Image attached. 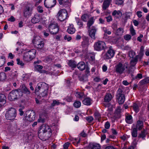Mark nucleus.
Masks as SVG:
<instances>
[{
    "label": "nucleus",
    "mask_w": 149,
    "mask_h": 149,
    "mask_svg": "<svg viewBox=\"0 0 149 149\" xmlns=\"http://www.w3.org/2000/svg\"><path fill=\"white\" fill-rule=\"evenodd\" d=\"M40 17L39 15L37 14L35 15L34 17L32 19L31 22L33 24H36L40 21Z\"/></svg>",
    "instance_id": "21"
},
{
    "label": "nucleus",
    "mask_w": 149,
    "mask_h": 149,
    "mask_svg": "<svg viewBox=\"0 0 149 149\" xmlns=\"http://www.w3.org/2000/svg\"><path fill=\"white\" fill-rule=\"evenodd\" d=\"M18 92L16 90H13L8 95V99L10 101L14 100L18 98L17 94Z\"/></svg>",
    "instance_id": "13"
},
{
    "label": "nucleus",
    "mask_w": 149,
    "mask_h": 149,
    "mask_svg": "<svg viewBox=\"0 0 149 149\" xmlns=\"http://www.w3.org/2000/svg\"><path fill=\"white\" fill-rule=\"evenodd\" d=\"M86 120L89 123L92 122L93 120V117L92 116H89L86 118Z\"/></svg>",
    "instance_id": "56"
},
{
    "label": "nucleus",
    "mask_w": 149,
    "mask_h": 149,
    "mask_svg": "<svg viewBox=\"0 0 149 149\" xmlns=\"http://www.w3.org/2000/svg\"><path fill=\"white\" fill-rule=\"evenodd\" d=\"M89 35L92 39L95 40V34L97 30V29L94 26H92L90 29H88Z\"/></svg>",
    "instance_id": "12"
},
{
    "label": "nucleus",
    "mask_w": 149,
    "mask_h": 149,
    "mask_svg": "<svg viewBox=\"0 0 149 149\" xmlns=\"http://www.w3.org/2000/svg\"><path fill=\"white\" fill-rule=\"evenodd\" d=\"M61 103L59 102L58 100H53V102L51 104V106L49 107L50 109H54V107L56 105H58Z\"/></svg>",
    "instance_id": "25"
},
{
    "label": "nucleus",
    "mask_w": 149,
    "mask_h": 149,
    "mask_svg": "<svg viewBox=\"0 0 149 149\" xmlns=\"http://www.w3.org/2000/svg\"><path fill=\"white\" fill-rule=\"evenodd\" d=\"M132 136L134 137H136L137 136V130L136 128H134L132 130Z\"/></svg>",
    "instance_id": "40"
},
{
    "label": "nucleus",
    "mask_w": 149,
    "mask_h": 149,
    "mask_svg": "<svg viewBox=\"0 0 149 149\" xmlns=\"http://www.w3.org/2000/svg\"><path fill=\"white\" fill-rule=\"evenodd\" d=\"M94 23V21L93 18H90L88 21L87 23V26L88 29L91 28V26Z\"/></svg>",
    "instance_id": "36"
},
{
    "label": "nucleus",
    "mask_w": 149,
    "mask_h": 149,
    "mask_svg": "<svg viewBox=\"0 0 149 149\" xmlns=\"http://www.w3.org/2000/svg\"><path fill=\"white\" fill-rule=\"evenodd\" d=\"M135 54L136 53L132 50L129 51L128 53V55L131 58H133Z\"/></svg>",
    "instance_id": "43"
},
{
    "label": "nucleus",
    "mask_w": 149,
    "mask_h": 149,
    "mask_svg": "<svg viewBox=\"0 0 149 149\" xmlns=\"http://www.w3.org/2000/svg\"><path fill=\"white\" fill-rule=\"evenodd\" d=\"M6 78V74L4 72L0 73V81L4 80Z\"/></svg>",
    "instance_id": "37"
},
{
    "label": "nucleus",
    "mask_w": 149,
    "mask_h": 149,
    "mask_svg": "<svg viewBox=\"0 0 149 149\" xmlns=\"http://www.w3.org/2000/svg\"><path fill=\"white\" fill-rule=\"evenodd\" d=\"M112 0H104L102 6V7L103 10H106L109 8Z\"/></svg>",
    "instance_id": "16"
},
{
    "label": "nucleus",
    "mask_w": 149,
    "mask_h": 149,
    "mask_svg": "<svg viewBox=\"0 0 149 149\" xmlns=\"http://www.w3.org/2000/svg\"><path fill=\"white\" fill-rule=\"evenodd\" d=\"M48 86L45 83H40L37 84L35 89V93H36L39 92V91H41L48 90Z\"/></svg>",
    "instance_id": "8"
},
{
    "label": "nucleus",
    "mask_w": 149,
    "mask_h": 149,
    "mask_svg": "<svg viewBox=\"0 0 149 149\" xmlns=\"http://www.w3.org/2000/svg\"><path fill=\"white\" fill-rule=\"evenodd\" d=\"M64 2L63 5L64 7H67L70 6L71 4V0H65Z\"/></svg>",
    "instance_id": "39"
},
{
    "label": "nucleus",
    "mask_w": 149,
    "mask_h": 149,
    "mask_svg": "<svg viewBox=\"0 0 149 149\" xmlns=\"http://www.w3.org/2000/svg\"><path fill=\"white\" fill-rule=\"evenodd\" d=\"M75 95L79 98H82L83 96V94L82 93L76 92Z\"/></svg>",
    "instance_id": "51"
},
{
    "label": "nucleus",
    "mask_w": 149,
    "mask_h": 149,
    "mask_svg": "<svg viewBox=\"0 0 149 149\" xmlns=\"http://www.w3.org/2000/svg\"><path fill=\"white\" fill-rule=\"evenodd\" d=\"M6 103V97L5 95L0 94V107L4 105Z\"/></svg>",
    "instance_id": "18"
},
{
    "label": "nucleus",
    "mask_w": 149,
    "mask_h": 149,
    "mask_svg": "<svg viewBox=\"0 0 149 149\" xmlns=\"http://www.w3.org/2000/svg\"><path fill=\"white\" fill-rule=\"evenodd\" d=\"M17 90V92H18V94H17L18 98L22 97L23 93L22 91L20 89L18 90Z\"/></svg>",
    "instance_id": "48"
},
{
    "label": "nucleus",
    "mask_w": 149,
    "mask_h": 149,
    "mask_svg": "<svg viewBox=\"0 0 149 149\" xmlns=\"http://www.w3.org/2000/svg\"><path fill=\"white\" fill-rule=\"evenodd\" d=\"M57 15L58 19L61 21H63L67 18L68 13L66 10L64 9L59 10Z\"/></svg>",
    "instance_id": "6"
},
{
    "label": "nucleus",
    "mask_w": 149,
    "mask_h": 149,
    "mask_svg": "<svg viewBox=\"0 0 149 149\" xmlns=\"http://www.w3.org/2000/svg\"><path fill=\"white\" fill-rule=\"evenodd\" d=\"M24 59L26 61H29L32 60L28 52H25L23 56Z\"/></svg>",
    "instance_id": "27"
},
{
    "label": "nucleus",
    "mask_w": 149,
    "mask_h": 149,
    "mask_svg": "<svg viewBox=\"0 0 149 149\" xmlns=\"http://www.w3.org/2000/svg\"><path fill=\"white\" fill-rule=\"evenodd\" d=\"M132 117L131 115H128L126 116L125 118L126 122L128 124H131L132 122Z\"/></svg>",
    "instance_id": "34"
},
{
    "label": "nucleus",
    "mask_w": 149,
    "mask_h": 149,
    "mask_svg": "<svg viewBox=\"0 0 149 149\" xmlns=\"http://www.w3.org/2000/svg\"><path fill=\"white\" fill-rule=\"evenodd\" d=\"M87 16L86 15H84L82 16L81 18L83 21L86 22L87 20Z\"/></svg>",
    "instance_id": "64"
},
{
    "label": "nucleus",
    "mask_w": 149,
    "mask_h": 149,
    "mask_svg": "<svg viewBox=\"0 0 149 149\" xmlns=\"http://www.w3.org/2000/svg\"><path fill=\"white\" fill-rule=\"evenodd\" d=\"M48 131L49 135L51 136L52 134V131L50 127L47 125L43 124L40 127V130L38 132L39 134L41 132L44 133Z\"/></svg>",
    "instance_id": "9"
},
{
    "label": "nucleus",
    "mask_w": 149,
    "mask_h": 149,
    "mask_svg": "<svg viewBox=\"0 0 149 149\" xmlns=\"http://www.w3.org/2000/svg\"><path fill=\"white\" fill-rule=\"evenodd\" d=\"M21 107V108H20L19 109V114L20 116H22L24 113L23 109H24V107Z\"/></svg>",
    "instance_id": "55"
},
{
    "label": "nucleus",
    "mask_w": 149,
    "mask_h": 149,
    "mask_svg": "<svg viewBox=\"0 0 149 149\" xmlns=\"http://www.w3.org/2000/svg\"><path fill=\"white\" fill-rule=\"evenodd\" d=\"M32 42L36 48L40 50L42 49L44 46V42L41 38L36 36L32 40Z\"/></svg>",
    "instance_id": "1"
},
{
    "label": "nucleus",
    "mask_w": 149,
    "mask_h": 149,
    "mask_svg": "<svg viewBox=\"0 0 149 149\" xmlns=\"http://www.w3.org/2000/svg\"><path fill=\"white\" fill-rule=\"evenodd\" d=\"M143 46H141L140 47V49L139 53V55H137L139 56L138 58H139L140 60H141L143 54Z\"/></svg>",
    "instance_id": "35"
},
{
    "label": "nucleus",
    "mask_w": 149,
    "mask_h": 149,
    "mask_svg": "<svg viewBox=\"0 0 149 149\" xmlns=\"http://www.w3.org/2000/svg\"><path fill=\"white\" fill-rule=\"evenodd\" d=\"M115 54L114 51L111 49H109L104 56L105 59H108L112 58Z\"/></svg>",
    "instance_id": "14"
},
{
    "label": "nucleus",
    "mask_w": 149,
    "mask_h": 149,
    "mask_svg": "<svg viewBox=\"0 0 149 149\" xmlns=\"http://www.w3.org/2000/svg\"><path fill=\"white\" fill-rule=\"evenodd\" d=\"M35 113L33 110H30L27 111L26 112V119L31 122L34 120L35 118Z\"/></svg>",
    "instance_id": "10"
},
{
    "label": "nucleus",
    "mask_w": 149,
    "mask_h": 149,
    "mask_svg": "<svg viewBox=\"0 0 149 149\" xmlns=\"http://www.w3.org/2000/svg\"><path fill=\"white\" fill-rule=\"evenodd\" d=\"M32 13V10H30V7L28 6H26L24 11V16L25 17H28Z\"/></svg>",
    "instance_id": "15"
},
{
    "label": "nucleus",
    "mask_w": 149,
    "mask_h": 149,
    "mask_svg": "<svg viewBox=\"0 0 149 149\" xmlns=\"http://www.w3.org/2000/svg\"><path fill=\"white\" fill-rule=\"evenodd\" d=\"M56 0H45L44 5L47 8H51L56 5Z\"/></svg>",
    "instance_id": "11"
},
{
    "label": "nucleus",
    "mask_w": 149,
    "mask_h": 149,
    "mask_svg": "<svg viewBox=\"0 0 149 149\" xmlns=\"http://www.w3.org/2000/svg\"><path fill=\"white\" fill-rule=\"evenodd\" d=\"M132 15V13L130 12H127L125 13V18H130Z\"/></svg>",
    "instance_id": "62"
},
{
    "label": "nucleus",
    "mask_w": 149,
    "mask_h": 149,
    "mask_svg": "<svg viewBox=\"0 0 149 149\" xmlns=\"http://www.w3.org/2000/svg\"><path fill=\"white\" fill-rule=\"evenodd\" d=\"M68 65L72 68H76L77 66V63L75 61L72 60H70L68 63Z\"/></svg>",
    "instance_id": "30"
},
{
    "label": "nucleus",
    "mask_w": 149,
    "mask_h": 149,
    "mask_svg": "<svg viewBox=\"0 0 149 149\" xmlns=\"http://www.w3.org/2000/svg\"><path fill=\"white\" fill-rule=\"evenodd\" d=\"M16 116V111L15 108H11L5 114L6 118L10 120L14 119Z\"/></svg>",
    "instance_id": "5"
},
{
    "label": "nucleus",
    "mask_w": 149,
    "mask_h": 149,
    "mask_svg": "<svg viewBox=\"0 0 149 149\" xmlns=\"http://www.w3.org/2000/svg\"><path fill=\"white\" fill-rule=\"evenodd\" d=\"M149 83V78L148 77L141 81L140 82V84L141 85L147 84Z\"/></svg>",
    "instance_id": "38"
},
{
    "label": "nucleus",
    "mask_w": 149,
    "mask_h": 149,
    "mask_svg": "<svg viewBox=\"0 0 149 149\" xmlns=\"http://www.w3.org/2000/svg\"><path fill=\"white\" fill-rule=\"evenodd\" d=\"M70 144V143L69 142L65 143L63 146L64 149H68Z\"/></svg>",
    "instance_id": "59"
},
{
    "label": "nucleus",
    "mask_w": 149,
    "mask_h": 149,
    "mask_svg": "<svg viewBox=\"0 0 149 149\" xmlns=\"http://www.w3.org/2000/svg\"><path fill=\"white\" fill-rule=\"evenodd\" d=\"M94 115L96 119L98 120L99 121H100V119L101 118V115L100 113L96 112L95 113Z\"/></svg>",
    "instance_id": "46"
},
{
    "label": "nucleus",
    "mask_w": 149,
    "mask_h": 149,
    "mask_svg": "<svg viewBox=\"0 0 149 149\" xmlns=\"http://www.w3.org/2000/svg\"><path fill=\"white\" fill-rule=\"evenodd\" d=\"M116 99L118 100V103L119 104H122L124 102L125 96L123 93V91L121 89L119 88L118 90Z\"/></svg>",
    "instance_id": "7"
},
{
    "label": "nucleus",
    "mask_w": 149,
    "mask_h": 149,
    "mask_svg": "<svg viewBox=\"0 0 149 149\" xmlns=\"http://www.w3.org/2000/svg\"><path fill=\"white\" fill-rule=\"evenodd\" d=\"M28 52L32 59L35 57L36 52V49H31Z\"/></svg>",
    "instance_id": "23"
},
{
    "label": "nucleus",
    "mask_w": 149,
    "mask_h": 149,
    "mask_svg": "<svg viewBox=\"0 0 149 149\" xmlns=\"http://www.w3.org/2000/svg\"><path fill=\"white\" fill-rule=\"evenodd\" d=\"M128 64L127 63L123 64L120 62L117 64L115 67V71L117 73L120 74L125 73V71L126 69H127Z\"/></svg>",
    "instance_id": "3"
},
{
    "label": "nucleus",
    "mask_w": 149,
    "mask_h": 149,
    "mask_svg": "<svg viewBox=\"0 0 149 149\" xmlns=\"http://www.w3.org/2000/svg\"><path fill=\"white\" fill-rule=\"evenodd\" d=\"M92 100L89 98H86L83 101V103L86 105H90L91 104Z\"/></svg>",
    "instance_id": "26"
},
{
    "label": "nucleus",
    "mask_w": 149,
    "mask_h": 149,
    "mask_svg": "<svg viewBox=\"0 0 149 149\" xmlns=\"http://www.w3.org/2000/svg\"><path fill=\"white\" fill-rule=\"evenodd\" d=\"M5 59L2 56L0 58V67L3 65L5 63Z\"/></svg>",
    "instance_id": "52"
},
{
    "label": "nucleus",
    "mask_w": 149,
    "mask_h": 149,
    "mask_svg": "<svg viewBox=\"0 0 149 149\" xmlns=\"http://www.w3.org/2000/svg\"><path fill=\"white\" fill-rule=\"evenodd\" d=\"M110 127V124L108 121L104 125L105 128L107 129H109Z\"/></svg>",
    "instance_id": "63"
},
{
    "label": "nucleus",
    "mask_w": 149,
    "mask_h": 149,
    "mask_svg": "<svg viewBox=\"0 0 149 149\" xmlns=\"http://www.w3.org/2000/svg\"><path fill=\"white\" fill-rule=\"evenodd\" d=\"M131 36L129 34H126L124 36V38L126 40L129 41L131 39Z\"/></svg>",
    "instance_id": "50"
},
{
    "label": "nucleus",
    "mask_w": 149,
    "mask_h": 149,
    "mask_svg": "<svg viewBox=\"0 0 149 149\" xmlns=\"http://www.w3.org/2000/svg\"><path fill=\"white\" fill-rule=\"evenodd\" d=\"M143 127V122L141 120H138L137 122L136 125V129H138L139 130H141Z\"/></svg>",
    "instance_id": "31"
},
{
    "label": "nucleus",
    "mask_w": 149,
    "mask_h": 149,
    "mask_svg": "<svg viewBox=\"0 0 149 149\" xmlns=\"http://www.w3.org/2000/svg\"><path fill=\"white\" fill-rule=\"evenodd\" d=\"M37 10L40 13H42L43 12V8L41 6H38L37 8Z\"/></svg>",
    "instance_id": "60"
},
{
    "label": "nucleus",
    "mask_w": 149,
    "mask_h": 149,
    "mask_svg": "<svg viewBox=\"0 0 149 149\" xmlns=\"http://www.w3.org/2000/svg\"><path fill=\"white\" fill-rule=\"evenodd\" d=\"M35 67L38 71L40 70H41L43 68L42 66L38 65H36L35 66Z\"/></svg>",
    "instance_id": "58"
},
{
    "label": "nucleus",
    "mask_w": 149,
    "mask_h": 149,
    "mask_svg": "<svg viewBox=\"0 0 149 149\" xmlns=\"http://www.w3.org/2000/svg\"><path fill=\"white\" fill-rule=\"evenodd\" d=\"M67 31L68 33L72 34L75 32V29L73 25H71L68 27Z\"/></svg>",
    "instance_id": "28"
},
{
    "label": "nucleus",
    "mask_w": 149,
    "mask_h": 149,
    "mask_svg": "<svg viewBox=\"0 0 149 149\" xmlns=\"http://www.w3.org/2000/svg\"><path fill=\"white\" fill-rule=\"evenodd\" d=\"M77 68L80 70H84L86 67V65L83 62L79 63L77 65Z\"/></svg>",
    "instance_id": "22"
},
{
    "label": "nucleus",
    "mask_w": 149,
    "mask_h": 149,
    "mask_svg": "<svg viewBox=\"0 0 149 149\" xmlns=\"http://www.w3.org/2000/svg\"><path fill=\"white\" fill-rule=\"evenodd\" d=\"M65 100L67 102H70L72 101V98L71 95H70L67 96L65 98Z\"/></svg>",
    "instance_id": "57"
},
{
    "label": "nucleus",
    "mask_w": 149,
    "mask_h": 149,
    "mask_svg": "<svg viewBox=\"0 0 149 149\" xmlns=\"http://www.w3.org/2000/svg\"><path fill=\"white\" fill-rule=\"evenodd\" d=\"M138 56H136L134 58H133L131 61L130 64L131 66L134 67L136 64L138 59H139Z\"/></svg>",
    "instance_id": "24"
},
{
    "label": "nucleus",
    "mask_w": 149,
    "mask_h": 149,
    "mask_svg": "<svg viewBox=\"0 0 149 149\" xmlns=\"http://www.w3.org/2000/svg\"><path fill=\"white\" fill-rule=\"evenodd\" d=\"M115 3L118 5H121L123 3V1L122 0H114Z\"/></svg>",
    "instance_id": "49"
},
{
    "label": "nucleus",
    "mask_w": 149,
    "mask_h": 149,
    "mask_svg": "<svg viewBox=\"0 0 149 149\" xmlns=\"http://www.w3.org/2000/svg\"><path fill=\"white\" fill-rule=\"evenodd\" d=\"M49 30L51 34H56L59 31L57 24L55 22H50L48 26Z\"/></svg>",
    "instance_id": "4"
},
{
    "label": "nucleus",
    "mask_w": 149,
    "mask_h": 149,
    "mask_svg": "<svg viewBox=\"0 0 149 149\" xmlns=\"http://www.w3.org/2000/svg\"><path fill=\"white\" fill-rule=\"evenodd\" d=\"M48 90H46L42 91L40 94V97H44L47 96L48 95Z\"/></svg>",
    "instance_id": "41"
},
{
    "label": "nucleus",
    "mask_w": 149,
    "mask_h": 149,
    "mask_svg": "<svg viewBox=\"0 0 149 149\" xmlns=\"http://www.w3.org/2000/svg\"><path fill=\"white\" fill-rule=\"evenodd\" d=\"M112 98V96L110 93H107L104 98V101L106 102H109Z\"/></svg>",
    "instance_id": "29"
},
{
    "label": "nucleus",
    "mask_w": 149,
    "mask_h": 149,
    "mask_svg": "<svg viewBox=\"0 0 149 149\" xmlns=\"http://www.w3.org/2000/svg\"><path fill=\"white\" fill-rule=\"evenodd\" d=\"M78 78L80 81L83 82H84L88 81V76L86 75L81 74L79 76Z\"/></svg>",
    "instance_id": "20"
},
{
    "label": "nucleus",
    "mask_w": 149,
    "mask_h": 149,
    "mask_svg": "<svg viewBox=\"0 0 149 149\" xmlns=\"http://www.w3.org/2000/svg\"><path fill=\"white\" fill-rule=\"evenodd\" d=\"M20 89L22 92L26 95H29L30 92L29 90L26 86L24 84L20 86Z\"/></svg>",
    "instance_id": "17"
},
{
    "label": "nucleus",
    "mask_w": 149,
    "mask_h": 149,
    "mask_svg": "<svg viewBox=\"0 0 149 149\" xmlns=\"http://www.w3.org/2000/svg\"><path fill=\"white\" fill-rule=\"evenodd\" d=\"M88 147L90 149H100V145L96 143H89Z\"/></svg>",
    "instance_id": "19"
},
{
    "label": "nucleus",
    "mask_w": 149,
    "mask_h": 149,
    "mask_svg": "<svg viewBox=\"0 0 149 149\" xmlns=\"http://www.w3.org/2000/svg\"><path fill=\"white\" fill-rule=\"evenodd\" d=\"M130 33L131 34L132 36H134L136 35V33L134 29L132 26H130Z\"/></svg>",
    "instance_id": "44"
},
{
    "label": "nucleus",
    "mask_w": 149,
    "mask_h": 149,
    "mask_svg": "<svg viewBox=\"0 0 149 149\" xmlns=\"http://www.w3.org/2000/svg\"><path fill=\"white\" fill-rule=\"evenodd\" d=\"M64 39L65 40H67L68 41H69L71 40L72 38L71 36L66 35L64 37Z\"/></svg>",
    "instance_id": "61"
},
{
    "label": "nucleus",
    "mask_w": 149,
    "mask_h": 149,
    "mask_svg": "<svg viewBox=\"0 0 149 149\" xmlns=\"http://www.w3.org/2000/svg\"><path fill=\"white\" fill-rule=\"evenodd\" d=\"M30 122H31L30 121L26 119V117H25L23 119V125L25 126H27L29 124Z\"/></svg>",
    "instance_id": "47"
},
{
    "label": "nucleus",
    "mask_w": 149,
    "mask_h": 149,
    "mask_svg": "<svg viewBox=\"0 0 149 149\" xmlns=\"http://www.w3.org/2000/svg\"><path fill=\"white\" fill-rule=\"evenodd\" d=\"M17 64L20 65L22 66H23L24 65V63L22 62V61L20 60L19 58H17Z\"/></svg>",
    "instance_id": "54"
},
{
    "label": "nucleus",
    "mask_w": 149,
    "mask_h": 149,
    "mask_svg": "<svg viewBox=\"0 0 149 149\" xmlns=\"http://www.w3.org/2000/svg\"><path fill=\"white\" fill-rule=\"evenodd\" d=\"M89 59L91 61L95 60V55L93 54H90L88 55Z\"/></svg>",
    "instance_id": "53"
},
{
    "label": "nucleus",
    "mask_w": 149,
    "mask_h": 149,
    "mask_svg": "<svg viewBox=\"0 0 149 149\" xmlns=\"http://www.w3.org/2000/svg\"><path fill=\"white\" fill-rule=\"evenodd\" d=\"M73 105L75 107L78 108L81 106V103L79 101H76L74 103Z\"/></svg>",
    "instance_id": "45"
},
{
    "label": "nucleus",
    "mask_w": 149,
    "mask_h": 149,
    "mask_svg": "<svg viewBox=\"0 0 149 149\" xmlns=\"http://www.w3.org/2000/svg\"><path fill=\"white\" fill-rule=\"evenodd\" d=\"M132 107L136 113L138 112L140 110L139 104H138L136 103H134Z\"/></svg>",
    "instance_id": "33"
},
{
    "label": "nucleus",
    "mask_w": 149,
    "mask_h": 149,
    "mask_svg": "<svg viewBox=\"0 0 149 149\" xmlns=\"http://www.w3.org/2000/svg\"><path fill=\"white\" fill-rule=\"evenodd\" d=\"M95 50L97 51H105L107 48L105 42L103 41H98L95 42L94 45Z\"/></svg>",
    "instance_id": "2"
},
{
    "label": "nucleus",
    "mask_w": 149,
    "mask_h": 149,
    "mask_svg": "<svg viewBox=\"0 0 149 149\" xmlns=\"http://www.w3.org/2000/svg\"><path fill=\"white\" fill-rule=\"evenodd\" d=\"M146 134V130H144L143 131H142L141 133L138 136L139 138H142L143 139L145 137Z\"/></svg>",
    "instance_id": "42"
},
{
    "label": "nucleus",
    "mask_w": 149,
    "mask_h": 149,
    "mask_svg": "<svg viewBox=\"0 0 149 149\" xmlns=\"http://www.w3.org/2000/svg\"><path fill=\"white\" fill-rule=\"evenodd\" d=\"M89 45V39L88 38L86 37H84L83 38V41L82 42V45L83 46H87Z\"/></svg>",
    "instance_id": "32"
}]
</instances>
